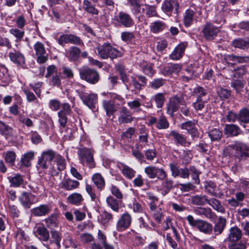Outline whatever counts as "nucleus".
I'll list each match as a JSON object with an SVG mask.
<instances>
[{
  "mask_svg": "<svg viewBox=\"0 0 249 249\" xmlns=\"http://www.w3.org/2000/svg\"><path fill=\"white\" fill-rule=\"evenodd\" d=\"M97 55L103 59L108 58L113 59L122 56V53L116 48L112 46L109 43H105L103 45H99L95 50Z\"/></svg>",
  "mask_w": 249,
  "mask_h": 249,
  "instance_id": "1",
  "label": "nucleus"
},
{
  "mask_svg": "<svg viewBox=\"0 0 249 249\" xmlns=\"http://www.w3.org/2000/svg\"><path fill=\"white\" fill-rule=\"evenodd\" d=\"M55 157V152L52 149H48L42 152L38 157L36 167L40 173L47 169L51 162Z\"/></svg>",
  "mask_w": 249,
  "mask_h": 249,
  "instance_id": "2",
  "label": "nucleus"
},
{
  "mask_svg": "<svg viewBox=\"0 0 249 249\" xmlns=\"http://www.w3.org/2000/svg\"><path fill=\"white\" fill-rule=\"evenodd\" d=\"M107 95L110 99L103 100L102 104L107 115L110 117L118 110L119 107V104L116 102V100L122 101L123 98L114 93H109Z\"/></svg>",
  "mask_w": 249,
  "mask_h": 249,
  "instance_id": "3",
  "label": "nucleus"
},
{
  "mask_svg": "<svg viewBox=\"0 0 249 249\" xmlns=\"http://www.w3.org/2000/svg\"><path fill=\"white\" fill-rule=\"evenodd\" d=\"M234 155L239 160H245L249 158V146L242 142L235 141L229 145Z\"/></svg>",
  "mask_w": 249,
  "mask_h": 249,
  "instance_id": "4",
  "label": "nucleus"
},
{
  "mask_svg": "<svg viewBox=\"0 0 249 249\" xmlns=\"http://www.w3.org/2000/svg\"><path fill=\"white\" fill-rule=\"evenodd\" d=\"M187 219L190 226L197 229L201 232L210 234L213 231V226L212 224L206 221L200 219H195L191 215H188Z\"/></svg>",
  "mask_w": 249,
  "mask_h": 249,
  "instance_id": "5",
  "label": "nucleus"
},
{
  "mask_svg": "<svg viewBox=\"0 0 249 249\" xmlns=\"http://www.w3.org/2000/svg\"><path fill=\"white\" fill-rule=\"evenodd\" d=\"M94 151L91 149L84 147L79 148L78 151V155L80 162L83 165L86 164L89 168L94 167L93 159Z\"/></svg>",
  "mask_w": 249,
  "mask_h": 249,
  "instance_id": "6",
  "label": "nucleus"
},
{
  "mask_svg": "<svg viewBox=\"0 0 249 249\" xmlns=\"http://www.w3.org/2000/svg\"><path fill=\"white\" fill-rule=\"evenodd\" d=\"M79 74L82 79L91 84L97 83L100 79L99 72L94 69L89 68L80 69Z\"/></svg>",
  "mask_w": 249,
  "mask_h": 249,
  "instance_id": "7",
  "label": "nucleus"
},
{
  "mask_svg": "<svg viewBox=\"0 0 249 249\" xmlns=\"http://www.w3.org/2000/svg\"><path fill=\"white\" fill-rule=\"evenodd\" d=\"M186 102L182 94L175 95L171 97L169 102L167 105V113L171 116H173L174 113L177 111L180 105H185Z\"/></svg>",
  "mask_w": 249,
  "mask_h": 249,
  "instance_id": "8",
  "label": "nucleus"
},
{
  "mask_svg": "<svg viewBox=\"0 0 249 249\" xmlns=\"http://www.w3.org/2000/svg\"><path fill=\"white\" fill-rule=\"evenodd\" d=\"M144 172L150 179H154L157 177L160 180H163L167 177L166 173L162 168H159L153 165L145 167Z\"/></svg>",
  "mask_w": 249,
  "mask_h": 249,
  "instance_id": "9",
  "label": "nucleus"
},
{
  "mask_svg": "<svg viewBox=\"0 0 249 249\" xmlns=\"http://www.w3.org/2000/svg\"><path fill=\"white\" fill-rule=\"evenodd\" d=\"M118 26L125 28H130L134 24V21L131 16L128 13L121 11L114 18Z\"/></svg>",
  "mask_w": 249,
  "mask_h": 249,
  "instance_id": "10",
  "label": "nucleus"
},
{
  "mask_svg": "<svg viewBox=\"0 0 249 249\" xmlns=\"http://www.w3.org/2000/svg\"><path fill=\"white\" fill-rule=\"evenodd\" d=\"M220 30L219 28L210 22H207L203 26L202 32L207 40H212L217 36Z\"/></svg>",
  "mask_w": 249,
  "mask_h": 249,
  "instance_id": "11",
  "label": "nucleus"
},
{
  "mask_svg": "<svg viewBox=\"0 0 249 249\" xmlns=\"http://www.w3.org/2000/svg\"><path fill=\"white\" fill-rule=\"evenodd\" d=\"M36 56V61L40 64L45 63L48 60V54L43 43L37 41L34 45Z\"/></svg>",
  "mask_w": 249,
  "mask_h": 249,
  "instance_id": "12",
  "label": "nucleus"
},
{
  "mask_svg": "<svg viewBox=\"0 0 249 249\" xmlns=\"http://www.w3.org/2000/svg\"><path fill=\"white\" fill-rule=\"evenodd\" d=\"M171 175L173 177L176 178L179 177L182 178H187L190 176L188 168H180L178 164L176 162H171L169 164Z\"/></svg>",
  "mask_w": 249,
  "mask_h": 249,
  "instance_id": "13",
  "label": "nucleus"
},
{
  "mask_svg": "<svg viewBox=\"0 0 249 249\" xmlns=\"http://www.w3.org/2000/svg\"><path fill=\"white\" fill-rule=\"evenodd\" d=\"M132 217L127 212L122 214L116 223V230L119 231H123L127 229L131 225Z\"/></svg>",
  "mask_w": 249,
  "mask_h": 249,
  "instance_id": "14",
  "label": "nucleus"
},
{
  "mask_svg": "<svg viewBox=\"0 0 249 249\" xmlns=\"http://www.w3.org/2000/svg\"><path fill=\"white\" fill-rule=\"evenodd\" d=\"M79 96L83 103L89 108H95V104L98 101V96L96 94L93 93L88 94L82 92L79 94Z\"/></svg>",
  "mask_w": 249,
  "mask_h": 249,
  "instance_id": "15",
  "label": "nucleus"
},
{
  "mask_svg": "<svg viewBox=\"0 0 249 249\" xmlns=\"http://www.w3.org/2000/svg\"><path fill=\"white\" fill-rule=\"evenodd\" d=\"M178 0H164L162 5V9L164 13L171 15L174 11L176 13L178 12Z\"/></svg>",
  "mask_w": 249,
  "mask_h": 249,
  "instance_id": "16",
  "label": "nucleus"
},
{
  "mask_svg": "<svg viewBox=\"0 0 249 249\" xmlns=\"http://www.w3.org/2000/svg\"><path fill=\"white\" fill-rule=\"evenodd\" d=\"M52 211V207L49 204H41L31 210V214L34 216L41 217L48 214Z\"/></svg>",
  "mask_w": 249,
  "mask_h": 249,
  "instance_id": "17",
  "label": "nucleus"
},
{
  "mask_svg": "<svg viewBox=\"0 0 249 249\" xmlns=\"http://www.w3.org/2000/svg\"><path fill=\"white\" fill-rule=\"evenodd\" d=\"M35 196L26 192H22L18 196L21 205L25 209H29L34 203Z\"/></svg>",
  "mask_w": 249,
  "mask_h": 249,
  "instance_id": "18",
  "label": "nucleus"
},
{
  "mask_svg": "<svg viewBox=\"0 0 249 249\" xmlns=\"http://www.w3.org/2000/svg\"><path fill=\"white\" fill-rule=\"evenodd\" d=\"M173 137L176 144H180L181 146H189L191 144L190 142H187L186 137L184 135L178 133L175 130L171 131L167 136V137Z\"/></svg>",
  "mask_w": 249,
  "mask_h": 249,
  "instance_id": "19",
  "label": "nucleus"
},
{
  "mask_svg": "<svg viewBox=\"0 0 249 249\" xmlns=\"http://www.w3.org/2000/svg\"><path fill=\"white\" fill-rule=\"evenodd\" d=\"M187 45V42H182L179 44L170 54V58L174 60H179L182 57Z\"/></svg>",
  "mask_w": 249,
  "mask_h": 249,
  "instance_id": "20",
  "label": "nucleus"
},
{
  "mask_svg": "<svg viewBox=\"0 0 249 249\" xmlns=\"http://www.w3.org/2000/svg\"><path fill=\"white\" fill-rule=\"evenodd\" d=\"M242 237V231L237 227H231L229 231L228 237L225 240L228 243L232 242H237Z\"/></svg>",
  "mask_w": 249,
  "mask_h": 249,
  "instance_id": "21",
  "label": "nucleus"
},
{
  "mask_svg": "<svg viewBox=\"0 0 249 249\" xmlns=\"http://www.w3.org/2000/svg\"><path fill=\"white\" fill-rule=\"evenodd\" d=\"M79 181L70 178L63 179L60 184V187L67 191H71L79 187Z\"/></svg>",
  "mask_w": 249,
  "mask_h": 249,
  "instance_id": "22",
  "label": "nucleus"
},
{
  "mask_svg": "<svg viewBox=\"0 0 249 249\" xmlns=\"http://www.w3.org/2000/svg\"><path fill=\"white\" fill-rule=\"evenodd\" d=\"M133 121L130 112L125 107H123L120 111L118 122L120 124L130 123Z\"/></svg>",
  "mask_w": 249,
  "mask_h": 249,
  "instance_id": "23",
  "label": "nucleus"
},
{
  "mask_svg": "<svg viewBox=\"0 0 249 249\" xmlns=\"http://www.w3.org/2000/svg\"><path fill=\"white\" fill-rule=\"evenodd\" d=\"M194 213L196 215L203 216L210 219H213L215 216V213L209 208L197 207L194 210Z\"/></svg>",
  "mask_w": 249,
  "mask_h": 249,
  "instance_id": "24",
  "label": "nucleus"
},
{
  "mask_svg": "<svg viewBox=\"0 0 249 249\" xmlns=\"http://www.w3.org/2000/svg\"><path fill=\"white\" fill-rule=\"evenodd\" d=\"M36 231L34 233L36 236H39V239L44 242L48 240L50 235L48 230L44 226H36L35 228Z\"/></svg>",
  "mask_w": 249,
  "mask_h": 249,
  "instance_id": "25",
  "label": "nucleus"
},
{
  "mask_svg": "<svg viewBox=\"0 0 249 249\" xmlns=\"http://www.w3.org/2000/svg\"><path fill=\"white\" fill-rule=\"evenodd\" d=\"M9 57L13 63L18 65H23L25 63V57L23 54L19 51L14 50L10 52Z\"/></svg>",
  "mask_w": 249,
  "mask_h": 249,
  "instance_id": "26",
  "label": "nucleus"
},
{
  "mask_svg": "<svg viewBox=\"0 0 249 249\" xmlns=\"http://www.w3.org/2000/svg\"><path fill=\"white\" fill-rule=\"evenodd\" d=\"M14 131L12 127L0 121V134L8 139L14 136Z\"/></svg>",
  "mask_w": 249,
  "mask_h": 249,
  "instance_id": "27",
  "label": "nucleus"
},
{
  "mask_svg": "<svg viewBox=\"0 0 249 249\" xmlns=\"http://www.w3.org/2000/svg\"><path fill=\"white\" fill-rule=\"evenodd\" d=\"M242 131L239 126L233 124H226L224 128V133L230 136H237L241 133Z\"/></svg>",
  "mask_w": 249,
  "mask_h": 249,
  "instance_id": "28",
  "label": "nucleus"
},
{
  "mask_svg": "<svg viewBox=\"0 0 249 249\" xmlns=\"http://www.w3.org/2000/svg\"><path fill=\"white\" fill-rule=\"evenodd\" d=\"M142 16H145L147 18L158 17V13L156 7L153 5L145 4L142 7Z\"/></svg>",
  "mask_w": 249,
  "mask_h": 249,
  "instance_id": "29",
  "label": "nucleus"
},
{
  "mask_svg": "<svg viewBox=\"0 0 249 249\" xmlns=\"http://www.w3.org/2000/svg\"><path fill=\"white\" fill-rule=\"evenodd\" d=\"M7 179L10 183V187H18L23 183V176L19 174H15L13 176H9Z\"/></svg>",
  "mask_w": 249,
  "mask_h": 249,
  "instance_id": "30",
  "label": "nucleus"
},
{
  "mask_svg": "<svg viewBox=\"0 0 249 249\" xmlns=\"http://www.w3.org/2000/svg\"><path fill=\"white\" fill-rule=\"evenodd\" d=\"M46 226L50 229H53L58 227L59 220L58 214L54 213L44 219Z\"/></svg>",
  "mask_w": 249,
  "mask_h": 249,
  "instance_id": "31",
  "label": "nucleus"
},
{
  "mask_svg": "<svg viewBox=\"0 0 249 249\" xmlns=\"http://www.w3.org/2000/svg\"><path fill=\"white\" fill-rule=\"evenodd\" d=\"M204 188L206 190L207 192L213 196L220 197L222 195V193L218 191L216 185L213 182H206L205 183Z\"/></svg>",
  "mask_w": 249,
  "mask_h": 249,
  "instance_id": "32",
  "label": "nucleus"
},
{
  "mask_svg": "<svg viewBox=\"0 0 249 249\" xmlns=\"http://www.w3.org/2000/svg\"><path fill=\"white\" fill-rule=\"evenodd\" d=\"M118 167L122 174L127 178L131 179L134 177L136 172L130 167L122 163H119Z\"/></svg>",
  "mask_w": 249,
  "mask_h": 249,
  "instance_id": "33",
  "label": "nucleus"
},
{
  "mask_svg": "<svg viewBox=\"0 0 249 249\" xmlns=\"http://www.w3.org/2000/svg\"><path fill=\"white\" fill-rule=\"evenodd\" d=\"M210 206H211L213 210L217 212L224 213H225V209L221 204L220 200L216 199L215 198H211L208 199L207 203Z\"/></svg>",
  "mask_w": 249,
  "mask_h": 249,
  "instance_id": "34",
  "label": "nucleus"
},
{
  "mask_svg": "<svg viewBox=\"0 0 249 249\" xmlns=\"http://www.w3.org/2000/svg\"><path fill=\"white\" fill-rule=\"evenodd\" d=\"M195 18V11L193 9H187L183 14V23L185 26L190 27L193 23Z\"/></svg>",
  "mask_w": 249,
  "mask_h": 249,
  "instance_id": "35",
  "label": "nucleus"
},
{
  "mask_svg": "<svg viewBox=\"0 0 249 249\" xmlns=\"http://www.w3.org/2000/svg\"><path fill=\"white\" fill-rule=\"evenodd\" d=\"M208 198L205 195H195L191 196V202L193 205L203 206L207 204Z\"/></svg>",
  "mask_w": 249,
  "mask_h": 249,
  "instance_id": "36",
  "label": "nucleus"
},
{
  "mask_svg": "<svg viewBox=\"0 0 249 249\" xmlns=\"http://www.w3.org/2000/svg\"><path fill=\"white\" fill-rule=\"evenodd\" d=\"M34 157L35 152L33 151H29L24 154L20 160L21 166L27 167L31 166V161Z\"/></svg>",
  "mask_w": 249,
  "mask_h": 249,
  "instance_id": "37",
  "label": "nucleus"
},
{
  "mask_svg": "<svg viewBox=\"0 0 249 249\" xmlns=\"http://www.w3.org/2000/svg\"><path fill=\"white\" fill-rule=\"evenodd\" d=\"M162 180L160 190L162 195L165 196L168 194L173 187L174 181L172 179L167 178L166 177Z\"/></svg>",
  "mask_w": 249,
  "mask_h": 249,
  "instance_id": "38",
  "label": "nucleus"
},
{
  "mask_svg": "<svg viewBox=\"0 0 249 249\" xmlns=\"http://www.w3.org/2000/svg\"><path fill=\"white\" fill-rule=\"evenodd\" d=\"M80 53L81 50L79 48L75 46H72L67 52L66 57L70 61H75L79 58Z\"/></svg>",
  "mask_w": 249,
  "mask_h": 249,
  "instance_id": "39",
  "label": "nucleus"
},
{
  "mask_svg": "<svg viewBox=\"0 0 249 249\" xmlns=\"http://www.w3.org/2000/svg\"><path fill=\"white\" fill-rule=\"evenodd\" d=\"M68 202L74 205H80L84 200L82 196L77 193L70 195L67 197Z\"/></svg>",
  "mask_w": 249,
  "mask_h": 249,
  "instance_id": "40",
  "label": "nucleus"
},
{
  "mask_svg": "<svg viewBox=\"0 0 249 249\" xmlns=\"http://www.w3.org/2000/svg\"><path fill=\"white\" fill-rule=\"evenodd\" d=\"M226 225V218L220 216L217 222L215 224L213 228L214 232L215 235H219L223 232Z\"/></svg>",
  "mask_w": 249,
  "mask_h": 249,
  "instance_id": "41",
  "label": "nucleus"
},
{
  "mask_svg": "<svg viewBox=\"0 0 249 249\" xmlns=\"http://www.w3.org/2000/svg\"><path fill=\"white\" fill-rule=\"evenodd\" d=\"M92 180L98 189L102 190L105 187V180L101 174H94L92 176Z\"/></svg>",
  "mask_w": 249,
  "mask_h": 249,
  "instance_id": "42",
  "label": "nucleus"
},
{
  "mask_svg": "<svg viewBox=\"0 0 249 249\" xmlns=\"http://www.w3.org/2000/svg\"><path fill=\"white\" fill-rule=\"evenodd\" d=\"M166 27V24L164 22L157 20L151 23L150 30L154 33H158L164 30Z\"/></svg>",
  "mask_w": 249,
  "mask_h": 249,
  "instance_id": "43",
  "label": "nucleus"
},
{
  "mask_svg": "<svg viewBox=\"0 0 249 249\" xmlns=\"http://www.w3.org/2000/svg\"><path fill=\"white\" fill-rule=\"evenodd\" d=\"M156 127L159 129H166L169 128V123L163 114H161L158 119Z\"/></svg>",
  "mask_w": 249,
  "mask_h": 249,
  "instance_id": "44",
  "label": "nucleus"
},
{
  "mask_svg": "<svg viewBox=\"0 0 249 249\" xmlns=\"http://www.w3.org/2000/svg\"><path fill=\"white\" fill-rule=\"evenodd\" d=\"M181 69V66L178 64H171V65L165 67L163 71L164 75L171 74L173 73H177Z\"/></svg>",
  "mask_w": 249,
  "mask_h": 249,
  "instance_id": "45",
  "label": "nucleus"
},
{
  "mask_svg": "<svg viewBox=\"0 0 249 249\" xmlns=\"http://www.w3.org/2000/svg\"><path fill=\"white\" fill-rule=\"evenodd\" d=\"M207 90L201 87H197L194 89L193 94L198 100H205V97L207 95ZM207 99L206 100L207 101Z\"/></svg>",
  "mask_w": 249,
  "mask_h": 249,
  "instance_id": "46",
  "label": "nucleus"
},
{
  "mask_svg": "<svg viewBox=\"0 0 249 249\" xmlns=\"http://www.w3.org/2000/svg\"><path fill=\"white\" fill-rule=\"evenodd\" d=\"M83 8L84 11L92 15H97L98 10L95 7V6L88 0H84Z\"/></svg>",
  "mask_w": 249,
  "mask_h": 249,
  "instance_id": "47",
  "label": "nucleus"
},
{
  "mask_svg": "<svg viewBox=\"0 0 249 249\" xmlns=\"http://www.w3.org/2000/svg\"><path fill=\"white\" fill-rule=\"evenodd\" d=\"M245 82L239 79L234 80L231 82V87L236 91V93L240 94L243 92Z\"/></svg>",
  "mask_w": 249,
  "mask_h": 249,
  "instance_id": "48",
  "label": "nucleus"
},
{
  "mask_svg": "<svg viewBox=\"0 0 249 249\" xmlns=\"http://www.w3.org/2000/svg\"><path fill=\"white\" fill-rule=\"evenodd\" d=\"M108 206L114 212H118L120 201L116 200L112 196H109L106 199Z\"/></svg>",
  "mask_w": 249,
  "mask_h": 249,
  "instance_id": "49",
  "label": "nucleus"
},
{
  "mask_svg": "<svg viewBox=\"0 0 249 249\" xmlns=\"http://www.w3.org/2000/svg\"><path fill=\"white\" fill-rule=\"evenodd\" d=\"M153 66L151 63L145 61L142 62V69L143 73L149 76L152 77L155 73V71L153 69Z\"/></svg>",
  "mask_w": 249,
  "mask_h": 249,
  "instance_id": "50",
  "label": "nucleus"
},
{
  "mask_svg": "<svg viewBox=\"0 0 249 249\" xmlns=\"http://www.w3.org/2000/svg\"><path fill=\"white\" fill-rule=\"evenodd\" d=\"M9 33L15 37L16 42H18L21 40L24 36L25 32L23 30H20L17 28H12L9 30Z\"/></svg>",
  "mask_w": 249,
  "mask_h": 249,
  "instance_id": "51",
  "label": "nucleus"
},
{
  "mask_svg": "<svg viewBox=\"0 0 249 249\" xmlns=\"http://www.w3.org/2000/svg\"><path fill=\"white\" fill-rule=\"evenodd\" d=\"M16 154L12 151H9L6 152L4 159L6 163L10 166H13L14 165L16 159Z\"/></svg>",
  "mask_w": 249,
  "mask_h": 249,
  "instance_id": "52",
  "label": "nucleus"
},
{
  "mask_svg": "<svg viewBox=\"0 0 249 249\" xmlns=\"http://www.w3.org/2000/svg\"><path fill=\"white\" fill-rule=\"evenodd\" d=\"M58 170L61 171L66 168V161L65 159L60 155H56L54 158Z\"/></svg>",
  "mask_w": 249,
  "mask_h": 249,
  "instance_id": "53",
  "label": "nucleus"
},
{
  "mask_svg": "<svg viewBox=\"0 0 249 249\" xmlns=\"http://www.w3.org/2000/svg\"><path fill=\"white\" fill-rule=\"evenodd\" d=\"M232 46L235 48L245 49L249 48V41L241 38L234 39L232 42Z\"/></svg>",
  "mask_w": 249,
  "mask_h": 249,
  "instance_id": "54",
  "label": "nucleus"
},
{
  "mask_svg": "<svg viewBox=\"0 0 249 249\" xmlns=\"http://www.w3.org/2000/svg\"><path fill=\"white\" fill-rule=\"evenodd\" d=\"M208 133L212 141L219 140L222 136V132L218 128H213L209 131Z\"/></svg>",
  "mask_w": 249,
  "mask_h": 249,
  "instance_id": "55",
  "label": "nucleus"
},
{
  "mask_svg": "<svg viewBox=\"0 0 249 249\" xmlns=\"http://www.w3.org/2000/svg\"><path fill=\"white\" fill-rule=\"evenodd\" d=\"M127 1L132 7L131 10L134 14L142 15L141 5L139 1L137 0H127Z\"/></svg>",
  "mask_w": 249,
  "mask_h": 249,
  "instance_id": "56",
  "label": "nucleus"
},
{
  "mask_svg": "<svg viewBox=\"0 0 249 249\" xmlns=\"http://www.w3.org/2000/svg\"><path fill=\"white\" fill-rule=\"evenodd\" d=\"M151 101H155L158 108H161L165 101V97L163 93H159L153 96Z\"/></svg>",
  "mask_w": 249,
  "mask_h": 249,
  "instance_id": "57",
  "label": "nucleus"
},
{
  "mask_svg": "<svg viewBox=\"0 0 249 249\" xmlns=\"http://www.w3.org/2000/svg\"><path fill=\"white\" fill-rule=\"evenodd\" d=\"M238 120L242 123L249 122V110L247 108L241 110L238 114Z\"/></svg>",
  "mask_w": 249,
  "mask_h": 249,
  "instance_id": "58",
  "label": "nucleus"
},
{
  "mask_svg": "<svg viewBox=\"0 0 249 249\" xmlns=\"http://www.w3.org/2000/svg\"><path fill=\"white\" fill-rule=\"evenodd\" d=\"M165 83V80L163 78H155L151 81L149 86L152 89H157L162 86Z\"/></svg>",
  "mask_w": 249,
  "mask_h": 249,
  "instance_id": "59",
  "label": "nucleus"
},
{
  "mask_svg": "<svg viewBox=\"0 0 249 249\" xmlns=\"http://www.w3.org/2000/svg\"><path fill=\"white\" fill-rule=\"evenodd\" d=\"M207 102V100L196 99V102L192 104V106L196 111H201L204 108L205 104Z\"/></svg>",
  "mask_w": 249,
  "mask_h": 249,
  "instance_id": "60",
  "label": "nucleus"
},
{
  "mask_svg": "<svg viewBox=\"0 0 249 249\" xmlns=\"http://www.w3.org/2000/svg\"><path fill=\"white\" fill-rule=\"evenodd\" d=\"M69 43L76 45L84 46V43L80 37L73 34H69Z\"/></svg>",
  "mask_w": 249,
  "mask_h": 249,
  "instance_id": "61",
  "label": "nucleus"
},
{
  "mask_svg": "<svg viewBox=\"0 0 249 249\" xmlns=\"http://www.w3.org/2000/svg\"><path fill=\"white\" fill-rule=\"evenodd\" d=\"M113 219V215L105 211L101 215L100 221L101 223L105 225Z\"/></svg>",
  "mask_w": 249,
  "mask_h": 249,
  "instance_id": "62",
  "label": "nucleus"
},
{
  "mask_svg": "<svg viewBox=\"0 0 249 249\" xmlns=\"http://www.w3.org/2000/svg\"><path fill=\"white\" fill-rule=\"evenodd\" d=\"M127 105L131 109L135 110L137 112L141 111V109L139 108V107L141 105V103L138 99L128 102L127 103Z\"/></svg>",
  "mask_w": 249,
  "mask_h": 249,
  "instance_id": "63",
  "label": "nucleus"
},
{
  "mask_svg": "<svg viewBox=\"0 0 249 249\" xmlns=\"http://www.w3.org/2000/svg\"><path fill=\"white\" fill-rule=\"evenodd\" d=\"M237 242H232L227 243L229 249H246L247 246L245 244Z\"/></svg>",
  "mask_w": 249,
  "mask_h": 249,
  "instance_id": "64",
  "label": "nucleus"
}]
</instances>
